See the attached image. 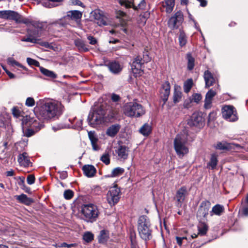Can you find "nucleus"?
Listing matches in <instances>:
<instances>
[{
	"label": "nucleus",
	"instance_id": "24",
	"mask_svg": "<svg viewBox=\"0 0 248 248\" xmlns=\"http://www.w3.org/2000/svg\"><path fill=\"white\" fill-rule=\"evenodd\" d=\"M204 79L205 82V87L208 88L212 86L215 82V79L212 73L208 70H206L204 73Z\"/></svg>",
	"mask_w": 248,
	"mask_h": 248
},
{
	"label": "nucleus",
	"instance_id": "49",
	"mask_svg": "<svg viewBox=\"0 0 248 248\" xmlns=\"http://www.w3.org/2000/svg\"><path fill=\"white\" fill-rule=\"evenodd\" d=\"M119 4L121 6H124L126 8L132 7V3L127 0H120Z\"/></svg>",
	"mask_w": 248,
	"mask_h": 248
},
{
	"label": "nucleus",
	"instance_id": "12",
	"mask_svg": "<svg viewBox=\"0 0 248 248\" xmlns=\"http://www.w3.org/2000/svg\"><path fill=\"white\" fill-rule=\"evenodd\" d=\"M113 154L118 157L119 159L125 160L127 159L130 152L129 148L125 145L119 144L114 147Z\"/></svg>",
	"mask_w": 248,
	"mask_h": 248
},
{
	"label": "nucleus",
	"instance_id": "40",
	"mask_svg": "<svg viewBox=\"0 0 248 248\" xmlns=\"http://www.w3.org/2000/svg\"><path fill=\"white\" fill-rule=\"evenodd\" d=\"M186 59L187 60V69L189 70H191L195 66V59L192 56L191 54L189 53L186 55Z\"/></svg>",
	"mask_w": 248,
	"mask_h": 248
},
{
	"label": "nucleus",
	"instance_id": "35",
	"mask_svg": "<svg viewBox=\"0 0 248 248\" xmlns=\"http://www.w3.org/2000/svg\"><path fill=\"white\" fill-rule=\"evenodd\" d=\"M198 234L203 236L206 234L208 230V226L206 223L200 221L198 224Z\"/></svg>",
	"mask_w": 248,
	"mask_h": 248
},
{
	"label": "nucleus",
	"instance_id": "25",
	"mask_svg": "<svg viewBox=\"0 0 248 248\" xmlns=\"http://www.w3.org/2000/svg\"><path fill=\"white\" fill-rule=\"evenodd\" d=\"M23 42H31L33 43H37L40 44L41 46L45 47L46 48H50L51 45L47 42H42L40 41L39 39H37L35 37L29 36L25 39H22L21 40Z\"/></svg>",
	"mask_w": 248,
	"mask_h": 248
},
{
	"label": "nucleus",
	"instance_id": "55",
	"mask_svg": "<svg viewBox=\"0 0 248 248\" xmlns=\"http://www.w3.org/2000/svg\"><path fill=\"white\" fill-rule=\"evenodd\" d=\"M77 246V244L76 243H72V244H68L66 243L63 242L61 244L60 246L58 247L59 248H73Z\"/></svg>",
	"mask_w": 248,
	"mask_h": 248
},
{
	"label": "nucleus",
	"instance_id": "27",
	"mask_svg": "<svg viewBox=\"0 0 248 248\" xmlns=\"http://www.w3.org/2000/svg\"><path fill=\"white\" fill-rule=\"evenodd\" d=\"M213 147L216 149L222 151H228L232 148L231 144L225 141H218Z\"/></svg>",
	"mask_w": 248,
	"mask_h": 248
},
{
	"label": "nucleus",
	"instance_id": "60",
	"mask_svg": "<svg viewBox=\"0 0 248 248\" xmlns=\"http://www.w3.org/2000/svg\"><path fill=\"white\" fill-rule=\"evenodd\" d=\"M34 131L28 129L24 132V136L27 137H30L34 134Z\"/></svg>",
	"mask_w": 248,
	"mask_h": 248
},
{
	"label": "nucleus",
	"instance_id": "34",
	"mask_svg": "<svg viewBox=\"0 0 248 248\" xmlns=\"http://www.w3.org/2000/svg\"><path fill=\"white\" fill-rule=\"evenodd\" d=\"M34 20L27 18H23L19 14L17 13L15 22L17 23H24L26 25H31L32 26Z\"/></svg>",
	"mask_w": 248,
	"mask_h": 248
},
{
	"label": "nucleus",
	"instance_id": "50",
	"mask_svg": "<svg viewBox=\"0 0 248 248\" xmlns=\"http://www.w3.org/2000/svg\"><path fill=\"white\" fill-rule=\"evenodd\" d=\"M64 197L66 200L71 199L74 196V192L72 190L68 189L66 190L63 193Z\"/></svg>",
	"mask_w": 248,
	"mask_h": 248
},
{
	"label": "nucleus",
	"instance_id": "48",
	"mask_svg": "<svg viewBox=\"0 0 248 248\" xmlns=\"http://www.w3.org/2000/svg\"><path fill=\"white\" fill-rule=\"evenodd\" d=\"M100 160L106 165H108L110 163L109 155L108 153L104 154L101 157Z\"/></svg>",
	"mask_w": 248,
	"mask_h": 248
},
{
	"label": "nucleus",
	"instance_id": "38",
	"mask_svg": "<svg viewBox=\"0 0 248 248\" xmlns=\"http://www.w3.org/2000/svg\"><path fill=\"white\" fill-rule=\"evenodd\" d=\"M224 211V207L220 204H217L215 205L212 209L211 212V215L212 216L214 214L219 216Z\"/></svg>",
	"mask_w": 248,
	"mask_h": 248
},
{
	"label": "nucleus",
	"instance_id": "44",
	"mask_svg": "<svg viewBox=\"0 0 248 248\" xmlns=\"http://www.w3.org/2000/svg\"><path fill=\"white\" fill-rule=\"evenodd\" d=\"M46 26V23L40 22L39 21L34 20L32 26L39 30H44Z\"/></svg>",
	"mask_w": 248,
	"mask_h": 248
},
{
	"label": "nucleus",
	"instance_id": "15",
	"mask_svg": "<svg viewBox=\"0 0 248 248\" xmlns=\"http://www.w3.org/2000/svg\"><path fill=\"white\" fill-rule=\"evenodd\" d=\"M210 207L211 203L209 201L207 200L202 201L197 211V217L201 219L206 217Z\"/></svg>",
	"mask_w": 248,
	"mask_h": 248
},
{
	"label": "nucleus",
	"instance_id": "51",
	"mask_svg": "<svg viewBox=\"0 0 248 248\" xmlns=\"http://www.w3.org/2000/svg\"><path fill=\"white\" fill-rule=\"evenodd\" d=\"M27 62L30 65H34L36 67H40V63L37 61L31 58H27Z\"/></svg>",
	"mask_w": 248,
	"mask_h": 248
},
{
	"label": "nucleus",
	"instance_id": "16",
	"mask_svg": "<svg viewBox=\"0 0 248 248\" xmlns=\"http://www.w3.org/2000/svg\"><path fill=\"white\" fill-rule=\"evenodd\" d=\"M170 85L168 81H166L162 84L160 89V96L165 104L168 99L170 94Z\"/></svg>",
	"mask_w": 248,
	"mask_h": 248
},
{
	"label": "nucleus",
	"instance_id": "22",
	"mask_svg": "<svg viewBox=\"0 0 248 248\" xmlns=\"http://www.w3.org/2000/svg\"><path fill=\"white\" fill-rule=\"evenodd\" d=\"M216 94V92L212 89H210L206 93L204 104V107L205 108L209 109L211 108L212 100Z\"/></svg>",
	"mask_w": 248,
	"mask_h": 248
},
{
	"label": "nucleus",
	"instance_id": "5",
	"mask_svg": "<svg viewBox=\"0 0 248 248\" xmlns=\"http://www.w3.org/2000/svg\"><path fill=\"white\" fill-rule=\"evenodd\" d=\"M82 16V13L78 10H71L67 12L66 15L64 16L59 20L50 23L49 25L51 26L56 25L61 27H64L67 24V22L64 20H71L75 21L77 24L80 22L81 18Z\"/></svg>",
	"mask_w": 248,
	"mask_h": 248
},
{
	"label": "nucleus",
	"instance_id": "47",
	"mask_svg": "<svg viewBox=\"0 0 248 248\" xmlns=\"http://www.w3.org/2000/svg\"><path fill=\"white\" fill-rule=\"evenodd\" d=\"M70 125L69 124H60L57 125L52 126V129L54 131H57L62 129L70 128Z\"/></svg>",
	"mask_w": 248,
	"mask_h": 248
},
{
	"label": "nucleus",
	"instance_id": "26",
	"mask_svg": "<svg viewBox=\"0 0 248 248\" xmlns=\"http://www.w3.org/2000/svg\"><path fill=\"white\" fill-rule=\"evenodd\" d=\"M88 134L93 150L94 151L98 150L99 148L97 144L98 139L97 135L95 134V132L94 131H90L88 132Z\"/></svg>",
	"mask_w": 248,
	"mask_h": 248
},
{
	"label": "nucleus",
	"instance_id": "58",
	"mask_svg": "<svg viewBox=\"0 0 248 248\" xmlns=\"http://www.w3.org/2000/svg\"><path fill=\"white\" fill-rule=\"evenodd\" d=\"M27 182L29 185H32L34 183L35 177L33 175H29L27 178Z\"/></svg>",
	"mask_w": 248,
	"mask_h": 248
},
{
	"label": "nucleus",
	"instance_id": "37",
	"mask_svg": "<svg viewBox=\"0 0 248 248\" xmlns=\"http://www.w3.org/2000/svg\"><path fill=\"white\" fill-rule=\"evenodd\" d=\"M109 237L108 232L105 230H101L98 237V240L100 243H103L106 242Z\"/></svg>",
	"mask_w": 248,
	"mask_h": 248
},
{
	"label": "nucleus",
	"instance_id": "36",
	"mask_svg": "<svg viewBox=\"0 0 248 248\" xmlns=\"http://www.w3.org/2000/svg\"><path fill=\"white\" fill-rule=\"evenodd\" d=\"M182 93L180 91V87H175L173 95V101L174 103L179 102L182 98Z\"/></svg>",
	"mask_w": 248,
	"mask_h": 248
},
{
	"label": "nucleus",
	"instance_id": "18",
	"mask_svg": "<svg viewBox=\"0 0 248 248\" xmlns=\"http://www.w3.org/2000/svg\"><path fill=\"white\" fill-rule=\"evenodd\" d=\"M109 71L114 74H119L123 69V66L118 62L113 61L106 64Z\"/></svg>",
	"mask_w": 248,
	"mask_h": 248
},
{
	"label": "nucleus",
	"instance_id": "62",
	"mask_svg": "<svg viewBox=\"0 0 248 248\" xmlns=\"http://www.w3.org/2000/svg\"><path fill=\"white\" fill-rule=\"evenodd\" d=\"M111 100L114 102H117L119 101L120 100V97L118 94H116L115 93H112L111 94Z\"/></svg>",
	"mask_w": 248,
	"mask_h": 248
},
{
	"label": "nucleus",
	"instance_id": "21",
	"mask_svg": "<svg viewBox=\"0 0 248 248\" xmlns=\"http://www.w3.org/2000/svg\"><path fill=\"white\" fill-rule=\"evenodd\" d=\"M74 43L79 52L83 53L89 51L88 46L86 45L85 41L81 39H75L74 41Z\"/></svg>",
	"mask_w": 248,
	"mask_h": 248
},
{
	"label": "nucleus",
	"instance_id": "11",
	"mask_svg": "<svg viewBox=\"0 0 248 248\" xmlns=\"http://www.w3.org/2000/svg\"><path fill=\"white\" fill-rule=\"evenodd\" d=\"M143 64L142 58L140 56H138L134 59L131 65V69L135 77H140L143 74Z\"/></svg>",
	"mask_w": 248,
	"mask_h": 248
},
{
	"label": "nucleus",
	"instance_id": "29",
	"mask_svg": "<svg viewBox=\"0 0 248 248\" xmlns=\"http://www.w3.org/2000/svg\"><path fill=\"white\" fill-rule=\"evenodd\" d=\"M120 127V125L118 124L112 125L108 128L106 134L111 137H114L119 132Z\"/></svg>",
	"mask_w": 248,
	"mask_h": 248
},
{
	"label": "nucleus",
	"instance_id": "52",
	"mask_svg": "<svg viewBox=\"0 0 248 248\" xmlns=\"http://www.w3.org/2000/svg\"><path fill=\"white\" fill-rule=\"evenodd\" d=\"M145 4H146V3L145 1V0H141V1L140 2V3L138 4V5L137 6H135L132 3V8L135 10H138L139 9H143L144 8V7H145Z\"/></svg>",
	"mask_w": 248,
	"mask_h": 248
},
{
	"label": "nucleus",
	"instance_id": "28",
	"mask_svg": "<svg viewBox=\"0 0 248 248\" xmlns=\"http://www.w3.org/2000/svg\"><path fill=\"white\" fill-rule=\"evenodd\" d=\"M16 199L18 201L20 202L25 204L27 205H29L32 202L33 200L24 194H22L20 195H16L15 196Z\"/></svg>",
	"mask_w": 248,
	"mask_h": 248
},
{
	"label": "nucleus",
	"instance_id": "39",
	"mask_svg": "<svg viewBox=\"0 0 248 248\" xmlns=\"http://www.w3.org/2000/svg\"><path fill=\"white\" fill-rule=\"evenodd\" d=\"M40 72L45 76L54 79L56 78L57 75L53 71L46 69L43 67H40Z\"/></svg>",
	"mask_w": 248,
	"mask_h": 248
},
{
	"label": "nucleus",
	"instance_id": "17",
	"mask_svg": "<svg viewBox=\"0 0 248 248\" xmlns=\"http://www.w3.org/2000/svg\"><path fill=\"white\" fill-rule=\"evenodd\" d=\"M17 161L21 167L27 168L31 166V162L30 160V157L26 152L19 154L17 157Z\"/></svg>",
	"mask_w": 248,
	"mask_h": 248
},
{
	"label": "nucleus",
	"instance_id": "43",
	"mask_svg": "<svg viewBox=\"0 0 248 248\" xmlns=\"http://www.w3.org/2000/svg\"><path fill=\"white\" fill-rule=\"evenodd\" d=\"M124 171V170L122 168L120 167L116 168L112 170L109 176L111 177L119 176L123 173Z\"/></svg>",
	"mask_w": 248,
	"mask_h": 248
},
{
	"label": "nucleus",
	"instance_id": "23",
	"mask_svg": "<svg viewBox=\"0 0 248 248\" xmlns=\"http://www.w3.org/2000/svg\"><path fill=\"white\" fill-rule=\"evenodd\" d=\"M83 173L88 177H92L94 176L96 172L95 167L92 165H85L82 168Z\"/></svg>",
	"mask_w": 248,
	"mask_h": 248
},
{
	"label": "nucleus",
	"instance_id": "9",
	"mask_svg": "<svg viewBox=\"0 0 248 248\" xmlns=\"http://www.w3.org/2000/svg\"><path fill=\"white\" fill-rule=\"evenodd\" d=\"M121 191L117 186L110 188L107 194V200L108 203L111 205H114L119 201Z\"/></svg>",
	"mask_w": 248,
	"mask_h": 248
},
{
	"label": "nucleus",
	"instance_id": "1",
	"mask_svg": "<svg viewBox=\"0 0 248 248\" xmlns=\"http://www.w3.org/2000/svg\"><path fill=\"white\" fill-rule=\"evenodd\" d=\"M62 112V106L59 102H48L38 108V117L42 120H49L58 117Z\"/></svg>",
	"mask_w": 248,
	"mask_h": 248
},
{
	"label": "nucleus",
	"instance_id": "41",
	"mask_svg": "<svg viewBox=\"0 0 248 248\" xmlns=\"http://www.w3.org/2000/svg\"><path fill=\"white\" fill-rule=\"evenodd\" d=\"M193 85V79L189 78L184 83V91L186 93H188L191 90Z\"/></svg>",
	"mask_w": 248,
	"mask_h": 248
},
{
	"label": "nucleus",
	"instance_id": "63",
	"mask_svg": "<svg viewBox=\"0 0 248 248\" xmlns=\"http://www.w3.org/2000/svg\"><path fill=\"white\" fill-rule=\"evenodd\" d=\"M50 1H48V0H47L45 1H44L42 2V5L46 7L47 8H51L52 7L55 6L56 5H52L50 3Z\"/></svg>",
	"mask_w": 248,
	"mask_h": 248
},
{
	"label": "nucleus",
	"instance_id": "20",
	"mask_svg": "<svg viewBox=\"0 0 248 248\" xmlns=\"http://www.w3.org/2000/svg\"><path fill=\"white\" fill-rule=\"evenodd\" d=\"M92 14L94 19L96 21V23L99 26H102L107 25L106 18L101 13L100 10H95L92 13Z\"/></svg>",
	"mask_w": 248,
	"mask_h": 248
},
{
	"label": "nucleus",
	"instance_id": "8",
	"mask_svg": "<svg viewBox=\"0 0 248 248\" xmlns=\"http://www.w3.org/2000/svg\"><path fill=\"white\" fill-rule=\"evenodd\" d=\"M183 21V13L182 11H178L169 19L168 25L169 27L172 30L177 29L182 25Z\"/></svg>",
	"mask_w": 248,
	"mask_h": 248
},
{
	"label": "nucleus",
	"instance_id": "30",
	"mask_svg": "<svg viewBox=\"0 0 248 248\" xmlns=\"http://www.w3.org/2000/svg\"><path fill=\"white\" fill-rule=\"evenodd\" d=\"M218 155L216 153L211 154L209 162L207 163V167L211 168L212 170L215 169L218 163Z\"/></svg>",
	"mask_w": 248,
	"mask_h": 248
},
{
	"label": "nucleus",
	"instance_id": "31",
	"mask_svg": "<svg viewBox=\"0 0 248 248\" xmlns=\"http://www.w3.org/2000/svg\"><path fill=\"white\" fill-rule=\"evenodd\" d=\"M68 120L70 123V124H68L70 125V128L78 130L82 129V120L80 119L79 120H77V119L75 118L72 120L69 119Z\"/></svg>",
	"mask_w": 248,
	"mask_h": 248
},
{
	"label": "nucleus",
	"instance_id": "3",
	"mask_svg": "<svg viewBox=\"0 0 248 248\" xmlns=\"http://www.w3.org/2000/svg\"><path fill=\"white\" fill-rule=\"evenodd\" d=\"M81 213L83 216V218L86 221L93 222L96 220L99 212L95 205L89 203L82 205Z\"/></svg>",
	"mask_w": 248,
	"mask_h": 248
},
{
	"label": "nucleus",
	"instance_id": "4",
	"mask_svg": "<svg viewBox=\"0 0 248 248\" xmlns=\"http://www.w3.org/2000/svg\"><path fill=\"white\" fill-rule=\"evenodd\" d=\"M187 140L184 135L177 134L173 141L174 150L177 155L182 157L188 153V148L186 146Z\"/></svg>",
	"mask_w": 248,
	"mask_h": 248
},
{
	"label": "nucleus",
	"instance_id": "59",
	"mask_svg": "<svg viewBox=\"0 0 248 248\" xmlns=\"http://www.w3.org/2000/svg\"><path fill=\"white\" fill-rule=\"evenodd\" d=\"M87 39L89 41V44L91 45H94L97 43L96 39L93 36H88Z\"/></svg>",
	"mask_w": 248,
	"mask_h": 248
},
{
	"label": "nucleus",
	"instance_id": "33",
	"mask_svg": "<svg viewBox=\"0 0 248 248\" xmlns=\"http://www.w3.org/2000/svg\"><path fill=\"white\" fill-rule=\"evenodd\" d=\"M152 126L148 124H144L140 129L139 132L144 136H148L152 132Z\"/></svg>",
	"mask_w": 248,
	"mask_h": 248
},
{
	"label": "nucleus",
	"instance_id": "19",
	"mask_svg": "<svg viewBox=\"0 0 248 248\" xmlns=\"http://www.w3.org/2000/svg\"><path fill=\"white\" fill-rule=\"evenodd\" d=\"M17 12L12 10L0 11V18L16 21L17 16Z\"/></svg>",
	"mask_w": 248,
	"mask_h": 248
},
{
	"label": "nucleus",
	"instance_id": "46",
	"mask_svg": "<svg viewBox=\"0 0 248 248\" xmlns=\"http://www.w3.org/2000/svg\"><path fill=\"white\" fill-rule=\"evenodd\" d=\"M83 239L87 243L91 242L93 239V234L91 232H86L84 234Z\"/></svg>",
	"mask_w": 248,
	"mask_h": 248
},
{
	"label": "nucleus",
	"instance_id": "6",
	"mask_svg": "<svg viewBox=\"0 0 248 248\" xmlns=\"http://www.w3.org/2000/svg\"><path fill=\"white\" fill-rule=\"evenodd\" d=\"M124 113L128 117H139L145 113L142 106L136 102H129L124 106Z\"/></svg>",
	"mask_w": 248,
	"mask_h": 248
},
{
	"label": "nucleus",
	"instance_id": "14",
	"mask_svg": "<svg viewBox=\"0 0 248 248\" xmlns=\"http://www.w3.org/2000/svg\"><path fill=\"white\" fill-rule=\"evenodd\" d=\"M190 126L201 127L204 125V120L200 113H194L187 122Z\"/></svg>",
	"mask_w": 248,
	"mask_h": 248
},
{
	"label": "nucleus",
	"instance_id": "7",
	"mask_svg": "<svg viewBox=\"0 0 248 248\" xmlns=\"http://www.w3.org/2000/svg\"><path fill=\"white\" fill-rule=\"evenodd\" d=\"M105 115V110L101 108H98L95 111L90 113L87 119L89 124L94 127L97 124L104 123Z\"/></svg>",
	"mask_w": 248,
	"mask_h": 248
},
{
	"label": "nucleus",
	"instance_id": "64",
	"mask_svg": "<svg viewBox=\"0 0 248 248\" xmlns=\"http://www.w3.org/2000/svg\"><path fill=\"white\" fill-rule=\"evenodd\" d=\"M72 3H73V4L75 5H78L82 7H84V5L83 4V3L79 0H72Z\"/></svg>",
	"mask_w": 248,
	"mask_h": 248
},
{
	"label": "nucleus",
	"instance_id": "57",
	"mask_svg": "<svg viewBox=\"0 0 248 248\" xmlns=\"http://www.w3.org/2000/svg\"><path fill=\"white\" fill-rule=\"evenodd\" d=\"M20 111L17 107H14L12 108V114L16 118H18L20 115Z\"/></svg>",
	"mask_w": 248,
	"mask_h": 248
},
{
	"label": "nucleus",
	"instance_id": "10",
	"mask_svg": "<svg viewBox=\"0 0 248 248\" xmlns=\"http://www.w3.org/2000/svg\"><path fill=\"white\" fill-rule=\"evenodd\" d=\"M223 117L230 122H234L238 119L235 108L232 106H225L222 109Z\"/></svg>",
	"mask_w": 248,
	"mask_h": 248
},
{
	"label": "nucleus",
	"instance_id": "2",
	"mask_svg": "<svg viewBox=\"0 0 248 248\" xmlns=\"http://www.w3.org/2000/svg\"><path fill=\"white\" fill-rule=\"evenodd\" d=\"M137 229L141 239L147 241L152 238L151 224L148 217L142 215L139 217Z\"/></svg>",
	"mask_w": 248,
	"mask_h": 248
},
{
	"label": "nucleus",
	"instance_id": "42",
	"mask_svg": "<svg viewBox=\"0 0 248 248\" xmlns=\"http://www.w3.org/2000/svg\"><path fill=\"white\" fill-rule=\"evenodd\" d=\"M179 44L181 46H184L186 42V37L185 33L183 31L180 30V34L179 36Z\"/></svg>",
	"mask_w": 248,
	"mask_h": 248
},
{
	"label": "nucleus",
	"instance_id": "32",
	"mask_svg": "<svg viewBox=\"0 0 248 248\" xmlns=\"http://www.w3.org/2000/svg\"><path fill=\"white\" fill-rule=\"evenodd\" d=\"M175 5V0H165L163 3V6L165 8V11L167 13H170Z\"/></svg>",
	"mask_w": 248,
	"mask_h": 248
},
{
	"label": "nucleus",
	"instance_id": "13",
	"mask_svg": "<svg viewBox=\"0 0 248 248\" xmlns=\"http://www.w3.org/2000/svg\"><path fill=\"white\" fill-rule=\"evenodd\" d=\"M187 195V188L185 186H182L176 191L174 199L176 200L175 205L177 207H181L182 206Z\"/></svg>",
	"mask_w": 248,
	"mask_h": 248
},
{
	"label": "nucleus",
	"instance_id": "45",
	"mask_svg": "<svg viewBox=\"0 0 248 248\" xmlns=\"http://www.w3.org/2000/svg\"><path fill=\"white\" fill-rule=\"evenodd\" d=\"M7 62L8 64H11L12 66L16 65L18 67L22 68V69L25 70L27 69L24 66L22 65L21 64L15 60L13 58H8L7 59Z\"/></svg>",
	"mask_w": 248,
	"mask_h": 248
},
{
	"label": "nucleus",
	"instance_id": "54",
	"mask_svg": "<svg viewBox=\"0 0 248 248\" xmlns=\"http://www.w3.org/2000/svg\"><path fill=\"white\" fill-rule=\"evenodd\" d=\"M217 113L215 111L211 112L208 115V123L214 121L216 118Z\"/></svg>",
	"mask_w": 248,
	"mask_h": 248
},
{
	"label": "nucleus",
	"instance_id": "53",
	"mask_svg": "<svg viewBox=\"0 0 248 248\" xmlns=\"http://www.w3.org/2000/svg\"><path fill=\"white\" fill-rule=\"evenodd\" d=\"M25 105L29 107H33L35 105V100L32 97H28L26 99Z\"/></svg>",
	"mask_w": 248,
	"mask_h": 248
},
{
	"label": "nucleus",
	"instance_id": "56",
	"mask_svg": "<svg viewBox=\"0 0 248 248\" xmlns=\"http://www.w3.org/2000/svg\"><path fill=\"white\" fill-rule=\"evenodd\" d=\"M202 98V96L200 93H194L192 95V100L196 103H198Z\"/></svg>",
	"mask_w": 248,
	"mask_h": 248
},
{
	"label": "nucleus",
	"instance_id": "61",
	"mask_svg": "<svg viewBox=\"0 0 248 248\" xmlns=\"http://www.w3.org/2000/svg\"><path fill=\"white\" fill-rule=\"evenodd\" d=\"M187 238L186 237H178V236L176 237L177 243L180 246H182L183 240L184 239L187 240Z\"/></svg>",
	"mask_w": 248,
	"mask_h": 248
}]
</instances>
